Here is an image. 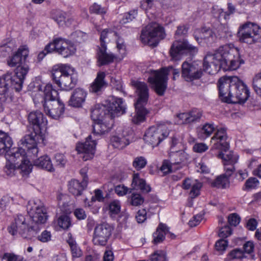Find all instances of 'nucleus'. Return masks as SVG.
<instances>
[{
	"instance_id": "56",
	"label": "nucleus",
	"mask_w": 261,
	"mask_h": 261,
	"mask_svg": "<svg viewBox=\"0 0 261 261\" xmlns=\"http://www.w3.org/2000/svg\"><path fill=\"white\" fill-rule=\"evenodd\" d=\"M115 192L118 195L122 196L125 195L128 192H131V189L124 185H118L115 187Z\"/></svg>"
},
{
	"instance_id": "27",
	"label": "nucleus",
	"mask_w": 261,
	"mask_h": 261,
	"mask_svg": "<svg viewBox=\"0 0 261 261\" xmlns=\"http://www.w3.org/2000/svg\"><path fill=\"white\" fill-rule=\"evenodd\" d=\"M131 186L133 189L140 190L143 193H149L151 189L150 186L146 184L145 180L140 177L138 173L133 174Z\"/></svg>"
},
{
	"instance_id": "22",
	"label": "nucleus",
	"mask_w": 261,
	"mask_h": 261,
	"mask_svg": "<svg viewBox=\"0 0 261 261\" xmlns=\"http://www.w3.org/2000/svg\"><path fill=\"white\" fill-rule=\"evenodd\" d=\"M132 85L135 89V92L138 96L136 103H146L149 97V89L146 83L138 80L132 81Z\"/></svg>"
},
{
	"instance_id": "43",
	"label": "nucleus",
	"mask_w": 261,
	"mask_h": 261,
	"mask_svg": "<svg viewBox=\"0 0 261 261\" xmlns=\"http://www.w3.org/2000/svg\"><path fill=\"white\" fill-rule=\"evenodd\" d=\"M20 163V164H17L18 167L17 169L20 170L25 174H29L32 169V166L30 163V161L27 158Z\"/></svg>"
},
{
	"instance_id": "33",
	"label": "nucleus",
	"mask_w": 261,
	"mask_h": 261,
	"mask_svg": "<svg viewBox=\"0 0 261 261\" xmlns=\"http://www.w3.org/2000/svg\"><path fill=\"white\" fill-rule=\"evenodd\" d=\"M105 76L106 74L104 72H98L96 79L91 85L90 91L96 93L106 87L107 83L105 81Z\"/></svg>"
},
{
	"instance_id": "34",
	"label": "nucleus",
	"mask_w": 261,
	"mask_h": 261,
	"mask_svg": "<svg viewBox=\"0 0 261 261\" xmlns=\"http://www.w3.org/2000/svg\"><path fill=\"white\" fill-rule=\"evenodd\" d=\"M146 103H135V108L136 113L132 118V121L134 123L139 124L145 120L146 115L148 114V111L144 108Z\"/></svg>"
},
{
	"instance_id": "50",
	"label": "nucleus",
	"mask_w": 261,
	"mask_h": 261,
	"mask_svg": "<svg viewBox=\"0 0 261 261\" xmlns=\"http://www.w3.org/2000/svg\"><path fill=\"white\" fill-rule=\"evenodd\" d=\"M150 261H166L165 253L162 250L155 251L150 257Z\"/></svg>"
},
{
	"instance_id": "35",
	"label": "nucleus",
	"mask_w": 261,
	"mask_h": 261,
	"mask_svg": "<svg viewBox=\"0 0 261 261\" xmlns=\"http://www.w3.org/2000/svg\"><path fill=\"white\" fill-rule=\"evenodd\" d=\"M13 145L11 138L8 134L0 130V154H3L7 149H10Z\"/></svg>"
},
{
	"instance_id": "2",
	"label": "nucleus",
	"mask_w": 261,
	"mask_h": 261,
	"mask_svg": "<svg viewBox=\"0 0 261 261\" xmlns=\"http://www.w3.org/2000/svg\"><path fill=\"white\" fill-rule=\"evenodd\" d=\"M125 112V107L120 98H112L105 105L96 104L91 110L92 117L97 120L93 125V135H103L109 131L110 126L103 122L105 118L113 119Z\"/></svg>"
},
{
	"instance_id": "23",
	"label": "nucleus",
	"mask_w": 261,
	"mask_h": 261,
	"mask_svg": "<svg viewBox=\"0 0 261 261\" xmlns=\"http://www.w3.org/2000/svg\"><path fill=\"white\" fill-rule=\"evenodd\" d=\"M27 153L24 148L18 147L17 148L8 149L4 153L7 161L13 162L15 164H19L20 162L27 158Z\"/></svg>"
},
{
	"instance_id": "10",
	"label": "nucleus",
	"mask_w": 261,
	"mask_h": 261,
	"mask_svg": "<svg viewBox=\"0 0 261 261\" xmlns=\"http://www.w3.org/2000/svg\"><path fill=\"white\" fill-rule=\"evenodd\" d=\"M169 130L166 125L160 124L150 127L144 136V141L152 147L158 146L164 139L167 138Z\"/></svg>"
},
{
	"instance_id": "7",
	"label": "nucleus",
	"mask_w": 261,
	"mask_h": 261,
	"mask_svg": "<svg viewBox=\"0 0 261 261\" xmlns=\"http://www.w3.org/2000/svg\"><path fill=\"white\" fill-rule=\"evenodd\" d=\"M53 51L56 52L64 58H68L75 54L76 48L70 41L62 38H57L54 39L52 42L48 43L44 50L38 54V59L42 60L46 54Z\"/></svg>"
},
{
	"instance_id": "25",
	"label": "nucleus",
	"mask_w": 261,
	"mask_h": 261,
	"mask_svg": "<svg viewBox=\"0 0 261 261\" xmlns=\"http://www.w3.org/2000/svg\"><path fill=\"white\" fill-rule=\"evenodd\" d=\"M53 19L61 27H69L73 22V19L62 11L56 10L53 12Z\"/></svg>"
},
{
	"instance_id": "3",
	"label": "nucleus",
	"mask_w": 261,
	"mask_h": 261,
	"mask_svg": "<svg viewBox=\"0 0 261 261\" xmlns=\"http://www.w3.org/2000/svg\"><path fill=\"white\" fill-rule=\"evenodd\" d=\"M219 97L225 102L244 103L248 98L249 90L237 76H223L218 81Z\"/></svg>"
},
{
	"instance_id": "40",
	"label": "nucleus",
	"mask_w": 261,
	"mask_h": 261,
	"mask_svg": "<svg viewBox=\"0 0 261 261\" xmlns=\"http://www.w3.org/2000/svg\"><path fill=\"white\" fill-rule=\"evenodd\" d=\"M228 177L224 174L220 175L212 183L213 187L218 188H226L229 186Z\"/></svg>"
},
{
	"instance_id": "18",
	"label": "nucleus",
	"mask_w": 261,
	"mask_h": 261,
	"mask_svg": "<svg viewBox=\"0 0 261 261\" xmlns=\"http://www.w3.org/2000/svg\"><path fill=\"white\" fill-rule=\"evenodd\" d=\"M43 106L46 114L55 119H58L64 111V105L60 99L43 102Z\"/></svg>"
},
{
	"instance_id": "39",
	"label": "nucleus",
	"mask_w": 261,
	"mask_h": 261,
	"mask_svg": "<svg viewBox=\"0 0 261 261\" xmlns=\"http://www.w3.org/2000/svg\"><path fill=\"white\" fill-rule=\"evenodd\" d=\"M215 130L213 124L206 123L204 124L198 133V138L201 140L209 137Z\"/></svg>"
},
{
	"instance_id": "48",
	"label": "nucleus",
	"mask_w": 261,
	"mask_h": 261,
	"mask_svg": "<svg viewBox=\"0 0 261 261\" xmlns=\"http://www.w3.org/2000/svg\"><path fill=\"white\" fill-rule=\"evenodd\" d=\"M89 11L91 14L102 15L106 13L107 10L105 7L95 3L90 7Z\"/></svg>"
},
{
	"instance_id": "29",
	"label": "nucleus",
	"mask_w": 261,
	"mask_h": 261,
	"mask_svg": "<svg viewBox=\"0 0 261 261\" xmlns=\"http://www.w3.org/2000/svg\"><path fill=\"white\" fill-rule=\"evenodd\" d=\"M87 180L85 177H84V181L80 182L76 179H71L68 182V190L72 195L77 196L82 194L85 188L87 186Z\"/></svg>"
},
{
	"instance_id": "51",
	"label": "nucleus",
	"mask_w": 261,
	"mask_h": 261,
	"mask_svg": "<svg viewBox=\"0 0 261 261\" xmlns=\"http://www.w3.org/2000/svg\"><path fill=\"white\" fill-rule=\"evenodd\" d=\"M120 203L118 200H114L109 204V210L111 214H118L120 211Z\"/></svg>"
},
{
	"instance_id": "60",
	"label": "nucleus",
	"mask_w": 261,
	"mask_h": 261,
	"mask_svg": "<svg viewBox=\"0 0 261 261\" xmlns=\"http://www.w3.org/2000/svg\"><path fill=\"white\" fill-rule=\"evenodd\" d=\"M138 12L137 10H132L127 13L125 14L123 18V23H127L133 20L137 15Z\"/></svg>"
},
{
	"instance_id": "47",
	"label": "nucleus",
	"mask_w": 261,
	"mask_h": 261,
	"mask_svg": "<svg viewBox=\"0 0 261 261\" xmlns=\"http://www.w3.org/2000/svg\"><path fill=\"white\" fill-rule=\"evenodd\" d=\"M59 226L63 229H68L71 225L70 218L66 215L61 216L58 220Z\"/></svg>"
},
{
	"instance_id": "4",
	"label": "nucleus",
	"mask_w": 261,
	"mask_h": 261,
	"mask_svg": "<svg viewBox=\"0 0 261 261\" xmlns=\"http://www.w3.org/2000/svg\"><path fill=\"white\" fill-rule=\"evenodd\" d=\"M228 137L226 129L224 128L218 129L214 136L212 138L211 142L213 145L209 154L212 156H217L222 159L224 163L236 164L238 162L239 156L232 151L224 154L222 151L226 152L229 149V145L227 141Z\"/></svg>"
},
{
	"instance_id": "38",
	"label": "nucleus",
	"mask_w": 261,
	"mask_h": 261,
	"mask_svg": "<svg viewBox=\"0 0 261 261\" xmlns=\"http://www.w3.org/2000/svg\"><path fill=\"white\" fill-rule=\"evenodd\" d=\"M188 155L184 152H176L170 155L171 163L175 167H181L180 164L187 160Z\"/></svg>"
},
{
	"instance_id": "15",
	"label": "nucleus",
	"mask_w": 261,
	"mask_h": 261,
	"mask_svg": "<svg viewBox=\"0 0 261 261\" xmlns=\"http://www.w3.org/2000/svg\"><path fill=\"white\" fill-rule=\"evenodd\" d=\"M44 137L42 132L34 130L29 135L24 136L20 140V143L28 149V155L36 156L38 153L37 144L40 141L43 142Z\"/></svg>"
},
{
	"instance_id": "59",
	"label": "nucleus",
	"mask_w": 261,
	"mask_h": 261,
	"mask_svg": "<svg viewBox=\"0 0 261 261\" xmlns=\"http://www.w3.org/2000/svg\"><path fill=\"white\" fill-rule=\"evenodd\" d=\"M20 256L12 253H5L2 257V261H18Z\"/></svg>"
},
{
	"instance_id": "45",
	"label": "nucleus",
	"mask_w": 261,
	"mask_h": 261,
	"mask_svg": "<svg viewBox=\"0 0 261 261\" xmlns=\"http://www.w3.org/2000/svg\"><path fill=\"white\" fill-rule=\"evenodd\" d=\"M189 123L199 121L202 115L201 111L198 109H194L188 113Z\"/></svg>"
},
{
	"instance_id": "20",
	"label": "nucleus",
	"mask_w": 261,
	"mask_h": 261,
	"mask_svg": "<svg viewBox=\"0 0 261 261\" xmlns=\"http://www.w3.org/2000/svg\"><path fill=\"white\" fill-rule=\"evenodd\" d=\"M201 69H198L196 66L188 62L185 61L182 64V77L188 82L200 79L202 75Z\"/></svg>"
},
{
	"instance_id": "36",
	"label": "nucleus",
	"mask_w": 261,
	"mask_h": 261,
	"mask_svg": "<svg viewBox=\"0 0 261 261\" xmlns=\"http://www.w3.org/2000/svg\"><path fill=\"white\" fill-rule=\"evenodd\" d=\"M35 166L45 169L49 172H54L55 168L53 167L50 158L46 155L40 156L34 161Z\"/></svg>"
},
{
	"instance_id": "5",
	"label": "nucleus",
	"mask_w": 261,
	"mask_h": 261,
	"mask_svg": "<svg viewBox=\"0 0 261 261\" xmlns=\"http://www.w3.org/2000/svg\"><path fill=\"white\" fill-rule=\"evenodd\" d=\"M27 66L18 67L15 70V74L7 72L0 76V99L5 100L9 96L11 88L19 92L22 88L24 80L28 74Z\"/></svg>"
},
{
	"instance_id": "58",
	"label": "nucleus",
	"mask_w": 261,
	"mask_h": 261,
	"mask_svg": "<svg viewBox=\"0 0 261 261\" xmlns=\"http://www.w3.org/2000/svg\"><path fill=\"white\" fill-rule=\"evenodd\" d=\"M55 160L57 166L60 167H63L66 163V159L64 154L57 153L55 156Z\"/></svg>"
},
{
	"instance_id": "31",
	"label": "nucleus",
	"mask_w": 261,
	"mask_h": 261,
	"mask_svg": "<svg viewBox=\"0 0 261 261\" xmlns=\"http://www.w3.org/2000/svg\"><path fill=\"white\" fill-rule=\"evenodd\" d=\"M227 32L228 28L226 25L218 23V27L215 28V32H213L210 29H207L202 33L201 37L205 40H209L210 38L213 40L215 33H217L220 37H222Z\"/></svg>"
},
{
	"instance_id": "53",
	"label": "nucleus",
	"mask_w": 261,
	"mask_h": 261,
	"mask_svg": "<svg viewBox=\"0 0 261 261\" xmlns=\"http://www.w3.org/2000/svg\"><path fill=\"white\" fill-rule=\"evenodd\" d=\"M236 10L235 7L231 3L228 4V12H223V10L220 9L218 10V12L220 15L223 16L225 19L229 18L230 14L234 13Z\"/></svg>"
},
{
	"instance_id": "32",
	"label": "nucleus",
	"mask_w": 261,
	"mask_h": 261,
	"mask_svg": "<svg viewBox=\"0 0 261 261\" xmlns=\"http://www.w3.org/2000/svg\"><path fill=\"white\" fill-rule=\"evenodd\" d=\"M107 47L100 46L97 52V60L99 66L109 64L113 62L114 56L106 53Z\"/></svg>"
},
{
	"instance_id": "14",
	"label": "nucleus",
	"mask_w": 261,
	"mask_h": 261,
	"mask_svg": "<svg viewBox=\"0 0 261 261\" xmlns=\"http://www.w3.org/2000/svg\"><path fill=\"white\" fill-rule=\"evenodd\" d=\"M197 52V48L189 44L187 41L176 40L174 41L170 50V55L174 60H179L184 55H194Z\"/></svg>"
},
{
	"instance_id": "61",
	"label": "nucleus",
	"mask_w": 261,
	"mask_h": 261,
	"mask_svg": "<svg viewBox=\"0 0 261 261\" xmlns=\"http://www.w3.org/2000/svg\"><path fill=\"white\" fill-rule=\"evenodd\" d=\"M51 234L50 231L47 230L43 231L40 235L38 236L37 239L40 241L45 243L51 240Z\"/></svg>"
},
{
	"instance_id": "8",
	"label": "nucleus",
	"mask_w": 261,
	"mask_h": 261,
	"mask_svg": "<svg viewBox=\"0 0 261 261\" xmlns=\"http://www.w3.org/2000/svg\"><path fill=\"white\" fill-rule=\"evenodd\" d=\"M165 36L164 28L158 23L151 22L142 30L140 38L144 43L156 46Z\"/></svg>"
},
{
	"instance_id": "52",
	"label": "nucleus",
	"mask_w": 261,
	"mask_h": 261,
	"mask_svg": "<svg viewBox=\"0 0 261 261\" xmlns=\"http://www.w3.org/2000/svg\"><path fill=\"white\" fill-rule=\"evenodd\" d=\"M110 35H112L113 36H115V35H116V33L115 32H109L107 29H105L101 32V34H100V46H106V39Z\"/></svg>"
},
{
	"instance_id": "24",
	"label": "nucleus",
	"mask_w": 261,
	"mask_h": 261,
	"mask_svg": "<svg viewBox=\"0 0 261 261\" xmlns=\"http://www.w3.org/2000/svg\"><path fill=\"white\" fill-rule=\"evenodd\" d=\"M202 187V184L197 180H192L187 178L184 180L182 188L185 190L191 189L189 195L193 199L197 197L200 194V189Z\"/></svg>"
},
{
	"instance_id": "13",
	"label": "nucleus",
	"mask_w": 261,
	"mask_h": 261,
	"mask_svg": "<svg viewBox=\"0 0 261 261\" xmlns=\"http://www.w3.org/2000/svg\"><path fill=\"white\" fill-rule=\"evenodd\" d=\"M168 69L162 68L153 71L148 77V81L152 85L155 92L160 96L164 95L167 88Z\"/></svg>"
},
{
	"instance_id": "44",
	"label": "nucleus",
	"mask_w": 261,
	"mask_h": 261,
	"mask_svg": "<svg viewBox=\"0 0 261 261\" xmlns=\"http://www.w3.org/2000/svg\"><path fill=\"white\" fill-rule=\"evenodd\" d=\"M147 163V160L144 156H137L134 158L132 165L137 170H140L146 166Z\"/></svg>"
},
{
	"instance_id": "28",
	"label": "nucleus",
	"mask_w": 261,
	"mask_h": 261,
	"mask_svg": "<svg viewBox=\"0 0 261 261\" xmlns=\"http://www.w3.org/2000/svg\"><path fill=\"white\" fill-rule=\"evenodd\" d=\"M87 93L83 89L77 88L71 96L69 103L74 107H80L85 101Z\"/></svg>"
},
{
	"instance_id": "42",
	"label": "nucleus",
	"mask_w": 261,
	"mask_h": 261,
	"mask_svg": "<svg viewBox=\"0 0 261 261\" xmlns=\"http://www.w3.org/2000/svg\"><path fill=\"white\" fill-rule=\"evenodd\" d=\"M160 169L164 174H166L179 169V167H175L174 165L171 164V159H170L169 161H164Z\"/></svg>"
},
{
	"instance_id": "64",
	"label": "nucleus",
	"mask_w": 261,
	"mask_h": 261,
	"mask_svg": "<svg viewBox=\"0 0 261 261\" xmlns=\"http://www.w3.org/2000/svg\"><path fill=\"white\" fill-rule=\"evenodd\" d=\"M117 48L119 53L122 55L125 54L126 46L122 38H118L116 41Z\"/></svg>"
},
{
	"instance_id": "49",
	"label": "nucleus",
	"mask_w": 261,
	"mask_h": 261,
	"mask_svg": "<svg viewBox=\"0 0 261 261\" xmlns=\"http://www.w3.org/2000/svg\"><path fill=\"white\" fill-rule=\"evenodd\" d=\"M16 164L12 162L7 161V162L4 167V171L9 176L14 175L16 169Z\"/></svg>"
},
{
	"instance_id": "63",
	"label": "nucleus",
	"mask_w": 261,
	"mask_h": 261,
	"mask_svg": "<svg viewBox=\"0 0 261 261\" xmlns=\"http://www.w3.org/2000/svg\"><path fill=\"white\" fill-rule=\"evenodd\" d=\"M259 184L258 180L255 177H251L248 179L245 182L246 188L248 189L256 188Z\"/></svg>"
},
{
	"instance_id": "9",
	"label": "nucleus",
	"mask_w": 261,
	"mask_h": 261,
	"mask_svg": "<svg viewBox=\"0 0 261 261\" xmlns=\"http://www.w3.org/2000/svg\"><path fill=\"white\" fill-rule=\"evenodd\" d=\"M39 228L38 226H29L26 222L25 217L22 215H17L13 222L8 228L10 233L14 236L17 233L23 238L31 239L37 233Z\"/></svg>"
},
{
	"instance_id": "62",
	"label": "nucleus",
	"mask_w": 261,
	"mask_h": 261,
	"mask_svg": "<svg viewBox=\"0 0 261 261\" xmlns=\"http://www.w3.org/2000/svg\"><path fill=\"white\" fill-rule=\"evenodd\" d=\"M232 233V230L229 226H225L222 227L219 231V236L220 238H226L230 236Z\"/></svg>"
},
{
	"instance_id": "37",
	"label": "nucleus",
	"mask_w": 261,
	"mask_h": 261,
	"mask_svg": "<svg viewBox=\"0 0 261 261\" xmlns=\"http://www.w3.org/2000/svg\"><path fill=\"white\" fill-rule=\"evenodd\" d=\"M44 101H46L60 99L59 96V93L54 88L52 84L48 83L47 84L44 88Z\"/></svg>"
},
{
	"instance_id": "46",
	"label": "nucleus",
	"mask_w": 261,
	"mask_h": 261,
	"mask_svg": "<svg viewBox=\"0 0 261 261\" xmlns=\"http://www.w3.org/2000/svg\"><path fill=\"white\" fill-rule=\"evenodd\" d=\"M252 86L256 94L261 97V72L256 74L253 77Z\"/></svg>"
},
{
	"instance_id": "1",
	"label": "nucleus",
	"mask_w": 261,
	"mask_h": 261,
	"mask_svg": "<svg viewBox=\"0 0 261 261\" xmlns=\"http://www.w3.org/2000/svg\"><path fill=\"white\" fill-rule=\"evenodd\" d=\"M244 63L239 49L232 44H227L220 46L214 54H207L203 61V69L213 74L220 68L225 71L236 70Z\"/></svg>"
},
{
	"instance_id": "19",
	"label": "nucleus",
	"mask_w": 261,
	"mask_h": 261,
	"mask_svg": "<svg viewBox=\"0 0 261 261\" xmlns=\"http://www.w3.org/2000/svg\"><path fill=\"white\" fill-rule=\"evenodd\" d=\"M96 143L95 140H92V136H89L84 143H79L76 149L79 153H84L83 156L85 161L93 158L95 152Z\"/></svg>"
},
{
	"instance_id": "12",
	"label": "nucleus",
	"mask_w": 261,
	"mask_h": 261,
	"mask_svg": "<svg viewBox=\"0 0 261 261\" xmlns=\"http://www.w3.org/2000/svg\"><path fill=\"white\" fill-rule=\"evenodd\" d=\"M28 212L36 224H44L46 222L48 216L46 208L43 202L39 199H36L30 200L27 204Z\"/></svg>"
},
{
	"instance_id": "17",
	"label": "nucleus",
	"mask_w": 261,
	"mask_h": 261,
	"mask_svg": "<svg viewBox=\"0 0 261 261\" xmlns=\"http://www.w3.org/2000/svg\"><path fill=\"white\" fill-rule=\"evenodd\" d=\"M29 54V48L27 46H20L17 51L7 59V64L11 67L27 66L29 71V67L27 64V59Z\"/></svg>"
},
{
	"instance_id": "21",
	"label": "nucleus",
	"mask_w": 261,
	"mask_h": 261,
	"mask_svg": "<svg viewBox=\"0 0 261 261\" xmlns=\"http://www.w3.org/2000/svg\"><path fill=\"white\" fill-rule=\"evenodd\" d=\"M28 119L34 130L39 132H41V130L46 127L47 123V120L43 114L38 111L30 113Z\"/></svg>"
},
{
	"instance_id": "11",
	"label": "nucleus",
	"mask_w": 261,
	"mask_h": 261,
	"mask_svg": "<svg viewBox=\"0 0 261 261\" xmlns=\"http://www.w3.org/2000/svg\"><path fill=\"white\" fill-rule=\"evenodd\" d=\"M238 35L241 42L251 44L261 37V29L255 24L247 22L240 28Z\"/></svg>"
},
{
	"instance_id": "30",
	"label": "nucleus",
	"mask_w": 261,
	"mask_h": 261,
	"mask_svg": "<svg viewBox=\"0 0 261 261\" xmlns=\"http://www.w3.org/2000/svg\"><path fill=\"white\" fill-rule=\"evenodd\" d=\"M169 233L172 239L175 238V236L173 233L169 232L168 227L164 224L162 223L159 225L156 231L153 233V243L158 244L163 241L165 239V236Z\"/></svg>"
},
{
	"instance_id": "55",
	"label": "nucleus",
	"mask_w": 261,
	"mask_h": 261,
	"mask_svg": "<svg viewBox=\"0 0 261 261\" xmlns=\"http://www.w3.org/2000/svg\"><path fill=\"white\" fill-rule=\"evenodd\" d=\"M228 222L230 225L236 226L240 223V217L236 213L231 214L228 217Z\"/></svg>"
},
{
	"instance_id": "57",
	"label": "nucleus",
	"mask_w": 261,
	"mask_h": 261,
	"mask_svg": "<svg viewBox=\"0 0 261 261\" xmlns=\"http://www.w3.org/2000/svg\"><path fill=\"white\" fill-rule=\"evenodd\" d=\"M228 246V242L224 239H220L215 243V248L217 251H223Z\"/></svg>"
},
{
	"instance_id": "16",
	"label": "nucleus",
	"mask_w": 261,
	"mask_h": 261,
	"mask_svg": "<svg viewBox=\"0 0 261 261\" xmlns=\"http://www.w3.org/2000/svg\"><path fill=\"white\" fill-rule=\"evenodd\" d=\"M113 227L107 223L96 225L94 228L93 242L94 245L105 246L111 236Z\"/></svg>"
},
{
	"instance_id": "6",
	"label": "nucleus",
	"mask_w": 261,
	"mask_h": 261,
	"mask_svg": "<svg viewBox=\"0 0 261 261\" xmlns=\"http://www.w3.org/2000/svg\"><path fill=\"white\" fill-rule=\"evenodd\" d=\"M52 77L56 84L63 90L69 91L74 87L77 82V73L72 66L60 64L54 67Z\"/></svg>"
},
{
	"instance_id": "41",
	"label": "nucleus",
	"mask_w": 261,
	"mask_h": 261,
	"mask_svg": "<svg viewBox=\"0 0 261 261\" xmlns=\"http://www.w3.org/2000/svg\"><path fill=\"white\" fill-rule=\"evenodd\" d=\"M129 203L134 206L142 204L144 201L143 197L138 193H133L128 198Z\"/></svg>"
},
{
	"instance_id": "26",
	"label": "nucleus",
	"mask_w": 261,
	"mask_h": 261,
	"mask_svg": "<svg viewBox=\"0 0 261 261\" xmlns=\"http://www.w3.org/2000/svg\"><path fill=\"white\" fill-rule=\"evenodd\" d=\"M128 132L132 133V130H129L128 132H126V133L123 131L122 134L118 136H113L111 137V142L114 147L121 149L129 144Z\"/></svg>"
},
{
	"instance_id": "54",
	"label": "nucleus",
	"mask_w": 261,
	"mask_h": 261,
	"mask_svg": "<svg viewBox=\"0 0 261 261\" xmlns=\"http://www.w3.org/2000/svg\"><path fill=\"white\" fill-rule=\"evenodd\" d=\"M229 256L232 259H242L245 257V255L241 249H235L229 253Z\"/></svg>"
}]
</instances>
